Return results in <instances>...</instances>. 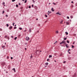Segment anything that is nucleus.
<instances>
[{"label":"nucleus","instance_id":"nucleus-1","mask_svg":"<svg viewBox=\"0 0 77 77\" xmlns=\"http://www.w3.org/2000/svg\"><path fill=\"white\" fill-rule=\"evenodd\" d=\"M66 44V42L65 40H63L62 42L60 43V44Z\"/></svg>","mask_w":77,"mask_h":77},{"label":"nucleus","instance_id":"nucleus-2","mask_svg":"<svg viewBox=\"0 0 77 77\" xmlns=\"http://www.w3.org/2000/svg\"><path fill=\"white\" fill-rule=\"evenodd\" d=\"M30 38L28 37H26V41H29Z\"/></svg>","mask_w":77,"mask_h":77},{"label":"nucleus","instance_id":"nucleus-3","mask_svg":"<svg viewBox=\"0 0 77 77\" xmlns=\"http://www.w3.org/2000/svg\"><path fill=\"white\" fill-rule=\"evenodd\" d=\"M73 77H76V74L75 73L74 75L72 76Z\"/></svg>","mask_w":77,"mask_h":77},{"label":"nucleus","instance_id":"nucleus-4","mask_svg":"<svg viewBox=\"0 0 77 77\" xmlns=\"http://www.w3.org/2000/svg\"><path fill=\"white\" fill-rule=\"evenodd\" d=\"M31 28H30L29 29V31L30 32V33L31 32H32V31H31Z\"/></svg>","mask_w":77,"mask_h":77},{"label":"nucleus","instance_id":"nucleus-5","mask_svg":"<svg viewBox=\"0 0 77 77\" xmlns=\"http://www.w3.org/2000/svg\"><path fill=\"white\" fill-rule=\"evenodd\" d=\"M56 14H58V15H60L61 14L60 13H59V12H58L56 13Z\"/></svg>","mask_w":77,"mask_h":77},{"label":"nucleus","instance_id":"nucleus-6","mask_svg":"<svg viewBox=\"0 0 77 77\" xmlns=\"http://www.w3.org/2000/svg\"><path fill=\"white\" fill-rule=\"evenodd\" d=\"M51 10L52 11V12H54V10L53 9V8H51Z\"/></svg>","mask_w":77,"mask_h":77},{"label":"nucleus","instance_id":"nucleus-7","mask_svg":"<svg viewBox=\"0 0 77 77\" xmlns=\"http://www.w3.org/2000/svg\"><path fill=\"white\" fill-rule=\"evenodd\" d=\"M45 65H47H47H48V63H45Z\"/></svg>","mask_w":77,"mask_h":77},{"label":"nucleus","instance_id":"nucleus-8","mask_svg":"<svg viewBox=\"0 0 77 77\" xmlns=\"http://www.w3.org/2000/svg\"><path fill=\"white\" fill-rule=\"evenodd\" d=\"M66 48H68V47H69V46H68V45H67V44H66Z\"/></svg>","mask_w":77,"mask_h":77},{"label":"nucleus","instance_id":"nucleus-9","mask_svg":"<svg viewBox=\"0 0 77 77\" xmlns=\"http://www.w3.org/2000/svg\"><path fill=\"white\" fill-rule=\"evenodd\" d=\"M2 48H4V49H5V46H2Z\"/></svg>","mask_w":77,"mask_h":77},{"label":"nucleus","instance_id":"nucleus-10","mask_svg":"<svg viewBox=\"0 0 77 77\" xmlns=\"http://www.w3.org/2000/svg\"><path fill=\"white\" fill-rule=\"evenodd\" d=\"M66 24H67V25H69V23L66 22Z\"/></svg>","mask_w":77,"mask_h":77},{"label":"nucleus","instance_id":"nucleus-11","mask_svg":"<svg viewBox=\"0 0 77 77\" xmlns=\"http://www.w3.org/2000/svg\"><path fill=\"white\" fill-rule=\"evenodd\" d=\"M14 72H15V69L14 68V69H13V70L14 71Z\"/></svg>","mask_w":77,"mask_h":77},{"label":"nucleus","instance_id":"nucleus-12","mask_svg":"<svg viewBox=\"0 0 77 77\" xmlns=\"http://www.w3.org/2000/svg\"><path fill=\"white\" fill-rule=\"evenodd\" d=\"M52 57V56H51V55H49V58H50V57Z\"/></svg>","mask_w":77,"mask_h":77},{"label":"nucleus","instance_id":"nucleus-13","mask_svg":"<svg viewBox=\"0 0 77 77\" xmlns=\"http://www.w3.org/2000/svg\"><path fill=\"white\" fill-rule=\"evenodd\" d=\"M12 26H11V27H10L9 29H12Z\"/></svg>","mask_w":77,"mask_h":77},{"label":"nucleus","instance_id":"nucleus-14","mask_svg":"<svg viewBox=\"0 0 77 77\" xmlns=\"http://www.w3.org/2000/svg\"><path fill=\"white\" fill-rule=\"evenodd\" d=\"M65 33L66 34V35H68V33L67 32H65Z\"/></svg>","mask_w":77,"mask_h":77},{"label":"nucleus","instance_id":"nucleus-15","mask_svg":"<svg viewBox=\"0 0 77 77\" xmlns=\"http://www.w3.org/2000/svg\"><path fill=\"white\" fill-rule=\"evenodd\" d=\"M70 17L71 18H73V16H70Z\"/></svg>","mask_w":77,"mask_h":77},{"label":"nucleus","instance_id":"nucleus-16","mask_svg":"<svg viewBox=\"0 0 77 77\" xmlns=\"http://www.w3.org/2000/svg\"><path fill=\"white\" fill-rule=\"evenodd\" d=\"M66 39H67L66 38H65L64 37V38L63 39H64V40H66Z\"/></svg>","mask_w":77,"mask_h":77},{"label":"nucleus","instance_id":"nucleus-17","mask_svg":"<svg viewBox=\"0 0 77 77\" xmlns=\"http://www.w3.org/2000/svg\"><path fill=\"white\" fill-rule=\"evenodd\" d=\"M66 42H67V43H69V41H68V40H67V41H66Z\"/></svg>","mask_w":77,"mask_h":77},{"label":"nucleus","instance_id":"nucleus-18","mask_svg":"<svg viewBox=\"0 0 77 77\" xmlns=\"http://www.w3.org/2000/svg\"><path fill=\"white\" fill-rule=\"evenodd\" d=\"M4 13H5V11H3V12L2 13V14H4Z\"/></svg>","mask_w":77,"mask_h":77},{"label":"nucleus","instance_id":"nucleus-19","mask_svg":"<svg viewBox=\"0 0 77 77\" xmlns=\"http://www.w3.org/2000/svg\"><path fill=\"white\" fill-rule=\"evenodd\" d=\"M2 5H5V2H3V3H2Z\"/></svg>","mask_w":77,"mask_h":77},{"label":"nucleus","instance_id":"nucleus-20","mask_svg":"<svg viewBox=\"0 0 77 77\" xmlns=\"http://www.w3.org/2000/svg\"><path fill=\"white\" fill-rule=\"evenodd\" d=\"M17 37H15V38H14V40H16V39H17Z\"/></svg>","mask_w":77,"mask_h":77},{"label":"nucleus","instance_id":"nucleus-21","mask_svg":"<svg viewBox=\"0 0 77 77\" xmlns=\"http://www.w3.org/2000/svg\"><path fill=\"white\" fill-rule=\"evenodd\" d=\"M14 29H17V27L16 26L14 27Z\"/></svg>","mask_w":77,"mask_h":77},{"label":"nucleus","instance_id":"nucleus-22","mask_svg":"<svg viewBox=\"0 0 77 77\" xmlns=\"http://www.w3.org/2000/svg\"><path fill=\"white\" fill-rule=\"evenodd\" d=\"M63 22V21H61V22H60V23L61 24H62Z\"/></svg>","mask_w":77,"mask_h":77},{"label":"nucleus","instance_id":"nucleus-23","mask_svg":"<svg viewBox=\"0 0 77 77\" xmlns=\"http://www.w3.org/2000/svg\"><path fill=\"white\" fill-rule=\"evenodd\" d=\"M7 27H9V24H7Z\"/></svg>","mask_w":77,"mask_h":77},{"label":"nucleus","instance_id":"nucleus-24","mask_svg":"<svg viewBox=\"0 0 77 77\" xmlns=\"http://www.w3.org/2000/svg\"><path fill=\"white\" fill-rule=\"evenodd\" d=\"M74 46L72 45V48H74Z\"/></svg>","mask_w":77,"mask_h":77},{"label":"nucleus","instance_id":"nucleus-25","mask_svg":"<svg viewBox=\"0 0 77 77\" xmlns=\"http://www.w3.org/2000/svg\"><path fill=\"white\" fill-rule=\"evenodd\" d=\"M45 17H46V18H47V15L45 14Z\"/></svg>","mask_w":77,"mask_h":77},{"label":"nucleus","instance_id":"nucleus-26","mask_svg":"<svg viewBox=\"0 0 77 77\" xmlns=\"http://www.w3.org/2000/svg\"><path fill=\"white\" fill-rule=\"evenodd\" d=\"M16 7H17H17H18V5H16Z\"/></svg>","mask_w":77,"mask_h":77},{"label":"nucleus","instance_id":"nucleus-27","mask_svg":"<svg viewBox=\"0 0 77 77\" xmlns=\"http://www.w3.org/2000/svg\"><path fill=\"white\" fill-rule=\"evenodd\" d=\"M67 19H69V17L68 16H67Z\"/></svg>","mask_w":77,"mask_h":77},{"label":"nucleus","instance_id":"nucleus-28","mask_svg":"<svg viewBox=\"0 0 77 77\" xmlns=\"http://www.w3.org/2000/svg\"><path fill=\"white\" fill-rule=\"evenodd\" d=\"M15 0H12V2H15Z\"/></svg>","mask_w":77,"mask_h":77},{"label":"nucleus","instance_id":"nucleus-29","mask_svg":"<svg viewBox=\"0 0 77 77\" xmlns=\"http://www.w3.org/2000/svg\"><path fill=\"white\" fill-rule=\"evenodd\" d=\"M8 36H7V35H6V36H5V38H7V37Z\"/></svg>","mask_w":77,"mask_h":77},{"label":"nucleus","instance_id":"nucleus-30","mask_svg":"<svg viewBox=\"0 0 77 77\" xmlns=\"http://www.w3.org/2000/svg\"><path fill=\"white\" fill-rule=\"evenodd\" d=\"M19 29H20V30H22V28H19Z\"/></svg>","mask_w":77,"mask_h":77},{"label":"nucleus","instance_id":"nucleus-31","mask_svg":"<svg viewBox=\"0 0 77 77\" xmlns=\"http://www.w3.org/2000/svg\"><path fill=\"white\" fill-rule=\"evenodd\" d=\"M56 33H58V31H56Z\"/></svg>","mask_w":77,"mask_h":77},{"label":"nucleus","instance_id":"nucleus-32","mask_svg":"<svg viewBox=\"0 0 77 77\" xmlns=\"http://www.w3.org/2000/svg\"><path fill=\"white\" fill-rule=\"evenodd\" d=\"M53 4L54 5H56V4L55 3H54V2L53 3Z\"/></svg>","mask_w":77,"mask_h":77},{"label":"nucleus","instance_id":"nucleus-33","mask_svg":"<svg viewBox=\"0 0 77 77\" xmlns=\"http://www.w3.org/2000/svg\"><path fill=\"white\" fill-rule=\"evenodd\" d=\"M27 2V0H26L24 2V3H26Z\"/></svg>","mask_w":77,"mask_h":77},{"label":"nucleus","instance_id":"nucleus-34","mask_svg":"<svg viewBox=\"0 0 77 77\" xmlns=\"http://www.w3.org/2000/svg\"><path fill=\"white\" fill-rule=\"evenodd\" d=\"M32 55H31V57H30V58H31V59H32Z\"/></svg>","mask_w":77,"mask_h":77},{"label":"nucleus","instance_id":"nucleus-35","mask_svg":"<svg viewBox=\"0 0 77 77\" xmlns=\"http://www.w3.org/2000/svg\"><path fill=\"white\" fill-rule=\"evenodd\" d=\"M11 59H13V57H11Z\"/></svg>","mask_w":77,"mask_h":77},{"label":"nucleus","instance_id":"nucleus-36","mask_svg":"<svg viewBox=\"0 0 77 77\" xmlns=\"http://www.w3.org/2000/svg\"><path fill=\"white\" fill-rule=\"evenodd\" d=\"M49 60V59H48L47 60V61H48Z\"/></svg>","mask_w":77,"mask_h":77},{"label":"nucleus","instance_id":"nucleus-37","mask_svg":"<svg viewBox=\"0 0 77 77\" xmlns=\"http://www.w3.org/2000/svg\"><path fill=\"white\" fill-rule=\"evenodd\" d=\"M14 24H15V23H14L13 24V26H14Z\"/></svg>","mask_w":77,"mask_h":77},{"label":"nucleus","instance_id":"nucleus-38","mask_svg":"<svg viewBox=\"0 0 77 77\" xmlns=\"http://www.w3.org/2000/svg\"><path fill=\"white\" fill-rule=\"evenodd\" d=\"M37 52H38V53H39V51H37V52H36V53H37Z\"/></svg>","mask_w":77,"mask_h":77},{"label":"nucleus","instance_id":"nucleus-39","mask_svg":"<svg viewBox=\"0 0 77 77\" xmlns=\"http://www.w3.org/2000/svg\"><path fill=\"white\" fill-rule=\"evenodd\" d=\"M29 8H31V7L30 6H29Z\"/></svg>","mask_w":77,"mask_h":77},{"label":"nucleus","instance_id":"nucleus-40","mask_svg":"<svg viewBox=\"0 0 77 77\" xmlns=\"http://www.w3.org/2000/svg\"><path fill=\"white\" fill-rule=\"evenodd\" d=\"M71 50H70V49H69L68 51H70Z\"/></svg>","mask_w":77,"mask_h":77},{"label":"nucleus","instance_id":"nucleus-41","mask_svg":"<svg viewBox=\"0 0 77 77\" xmlns=\"http://www.w3.org/2000/svg\"><path fill=\"white\" fill-rule=\"evenodd\" d=\"M65 62H66V61H64L63 63H65Z\"/></svg>","mask_w":77,"mask_h":77},{"label":"nucleus","instance_id":"nucleus-42","mask_svg":"<svg viewBox=\"0 0 77 77\" xmlns=\"http://www.w3.org/2000/svg\"><path fill=\"white\" fill-rule=\"evenodd\" d=\"M32 8H33V5H32Z\"/></svg>","mask_w":77,"mask_h":77},{"label":"nucleus","instance_id":"nucleus-43","mask_svg":"<svg viewBox=\"0 0 77 77\" xmlns=\"http://www.w3.org/2000/svg\"><path fill=\"white\" fill-rule=\"evenodd\" d=\"M6 16L7 17H8V16L7 15H6Z\"/></svg>","mask_w":77,"mask_h":77},{"label":"nucleus","instance_id":"nucleus-44","mask_svg":"<svg viewBox=\"0 0 77 77\" xmlns=\"http://www.w3.org/2000/svg\"><path fill=\"white\" fill-rule=\"evenodd\" d=\"M11 38H13V36H11Z\"/></svg>","mask_w":77,"mask_h":77},{"label":"nucleus","instance_id":"nucleus-45","mask_svg":"<svg viewBox=\"0 0 77 77\" xmlns=\"http://www.w3.org/2000/svg\"><path fill=\"white\" fill-rule=\"evenodd\" d=\"M71 3H73V1H72V2H71Z\"/></svg>","mask_w":77,"mask_h":77},{"label":"nucleus","instance_id":"nucleus-46","mask_svg":"<svg viewBox=\"0 0 77 77\" xmlns=\"http://www.w3.org/2000/svg\"><path fill=\"white\" fill-rule=\"evenodd\" d=\"M49 14H51V12H49Z\"/></svg>","mask_w":77,"mask_h":77},{"label":"nucleus","instance_id":"nucleus-47","mask_svg":"<svg viewBox=\"0 0 77 77\" xmlns=\"http://www.w3.org/2000/svg\"><path fill=\"white\" fill-rule=\"evenodd\" d=\"M7 59H8L9 58V57H7Z\"/></svg>","mask_w":77,"mask_h":77},{"label":"nucleus","instance_id":"nucleus-48","mask_svg":"<svg viewBox=\"0 0 77 77\" xmlns=\"http://www.w3.org/2000/svg\"><path fill=\"white\" fill-rule=\"evenodd\" d=\"M7 12H9V11L8 10H7Z\"/></svg>","mask_w":77,"mask_h":77},{"label":"nucleus","instance_id":"nucleus-49","mask_svg":"<svg viewBox=\"0 0 77 77\" xmlns=\"http://www.w3.org/2000/svg\"><path fill=\"white\" fill-rule=\"evenodd\" d=\"M20 5V3H19V5Z\"/></svg>","mask_w":77,"mask_h":77},{"label":"nucleus","instance_id":"nucleus-50","mask_svg":"<svg viewBox=\"0 0 77 77\" xmlns=\"http://www.w3.org/2000/svg\"><path fill=\"white\" fill-rule=\"evenodd\" d=\"M69 54H71V52H69Z\"/></svg>","mask_w":77,"mask_h":77},{"label":"nucleus","instance_id":"nucleus-51","mask_svg":"<svg viewBox=\"0 0 77 77\" xmlns=\"http://www.w3.org/2000/svg\"><path fill=\"white\" fill-rule=\"evenodd\" d=\"M25 0H22V1H23V2H24V1Z\"/></svg>","mask_w":77,"mask_h":77},{"label":"nucleus","instance_id":"nucleus-52","mask_svg":"<svg viewBox=\"0 0 77 77\" xmlns=\"http://www.w3.org/2000/svg\"><path fill=\"white\" fill-rule=\"evenodd\" d=\"M49 12H50V11H48V13H49Z\"/></svg>","mask_w":77,"mask_h":77},{"label":"nucleus","instance_id":"nucleus-53","mask_svg":"<svg viewBox=\"0 0 77 77\" xmlns=\"http://www.w3.org/2000/svg\"><path fill=\"white\" fill-rule=\"evenodd\" d=\"M38 26H40V24H38Z\"/></svg>","mask_w":77,"mask_h":77},{"label":"nucleus","instance_id":"nucleus-54","mask_svg":"<svg viewBox=\"0 0 77 77\" xmlns=\"http://www.w3.org/2000/svg\"><path fill=\"white\" fill-rule=\"evenodd\" d=\"M25 50H26V48H25Z\"/></svg>","mask_w":77,"mask_h":77},{"label":"nucleus","instance_id":"nucleus-55","mask_svg":"<svg viewBox=\"0 0 77 77\" xmlns=\"http://www.w3.org/2000/svg\"><path fill=\"white\" fill-rule=\"evenodd\" d=\"M57 42L56 41V42H55V43H56V42Z\"/></svg>","mask_w":77,"mask_h":77},{"label":"nucleus","instance_id":"nucleus-56","mask_svg":"<svg viewBox=\"0 0 77 77\" xmlns=\"http://www.w3.org/2000/svg\"><path fill=\"white\" fill-rule=\"evenodd\" d=\"M54 62H56V61L55 60V61H54Z\"/></svg>","mask_w":77,"mask_h":77},{"label":"nucleus","instance_id":"nucleus-57","mask_svg":"<svg viewBox=\"0 0 77 77\" xmlns=\"http://www.w3.org/2000/svg\"><path fill=\"white\" fill-rule=\"evenodd\" d=\"M68 51V53H69V51Z\"/></svg>","mask_w":77,"mask_h":77},{"label":"nucleus","instance_id":"nucleus-58","mask_svg":"<svg viewBox=\"0 0 77 77\" xmlns=\"http://www.w3.org/2000/svg\"><path fill=\"white\" fill-rule=\"evenodd\" d=\"M75 42H73V44H74Z\"/></svg>","mask_w":77,"mask_h":77},{"label":"nucleus","instance_id":"nucleus-59","mask_svg":"<svg viewBox=\"0 0 77 77\" xmlns=\"http://www.w3.org/2000/svg\"><path fill=\"white\" fill-rule=\"evenodd\" d=\"M49 13H48V15H49Z\"/></svg>","mask_w":77,"mask_h":77},{"label":"nucleus","instance_id":"nucleus-60","mask_svg":"<svg viewBox=\"0 0 77 77\" xmlns=\"http://www.w3.org/2000/svg\"><path fill=\"white\" fill-rule=\"evenodd\" d=\"M50 4H51V3H49V5H50Z\"/></svg>","mask_w":77,"mask_h":77},{"label":"nucleus","instance_id":"nucleus-61","mask_svg":"<svg viewBox=\"0 0 77 77\" xmlns=\"http://www.w3.org/2000/svg\"><path fill=\"white\" fill-rule=\"evenodd\" d=\"M38 19H36V20H38Z\"/></svg>","mask_w":77,"mask_h":77},{"label":"nucleus","instance_id":"nucleus-62","mask_svg":"<svg viewBox=\"0 0 77 77\" xmlns=\"http://www.w3.org/2000/svg\"><path fill=\"white\" fill-rule=\"evenodd\" d=\"M14 26H16V25H14Z\"/></svg>","mask_w":77,"mask_h":77},{"label":"nucleus","instance_id":"nucleus-63","mask_svg":"<svg viewBox=\"0 0 77 77\" xmlns=\"http://www.w3.org/2000/svg\"><path fill=\"white\" fill-rule=\"evenodd\" d=\"M26 45H27V43H26Z\"/></svg>","mask_w":77,"mask_h":77},{"label":"nucleus","instance_id":"nucleus-64","mask_svg":"<svg viewBox=\"0 0 77 77\" xmlns=\"http://www.w3.org/2000/svg\"><path fill=\"white\" fill-rule=\"evenodd\" d=\"M6 73H8V72H6Z\"/></svg>","mask_w":77,"mask_h":77}]
</instances>
